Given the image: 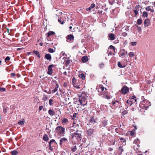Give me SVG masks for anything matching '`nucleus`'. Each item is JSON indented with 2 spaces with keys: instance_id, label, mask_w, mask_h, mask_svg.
Segmentation results:
<instances>
[{
  "instance_id": "f257e3e1",
  "label": "nucleus",
  "mask_w": 155,
  "mask_h": 155,
  "mask_svg": "<svg viewBox=\"0 0 155 155\" xmlns=\"http://www.w3.org/2000/svg\"><path fill=\"white\" fill-rule=\"evenodd\" d=\"M82 131L77 130L76 132L71 134V138L72 140H76L77 142L80 141L82 138Z\"/></svg>"
},
{
  "instance_id": "f03ea898",
  "label": "nucleus",
  "mask_w": 155,
  "mask_h": 155,
  "mask_svg": "<svg viewBox=\"0 0 155 155\" xmlns=\"http://www.w3.org/2000/svg\"><path fill=\"white\" fill-rule=\"evenodd\" d=\"M150 105V103L147 100H143L140 104L141 108L146 110Z\"/></svg>"
},
{
  "instance_id": "7ed1b4c3",
  "label": "nucleus",
  "mask_w": 155,
  "mask_h": 155,
  "mask_svg": "<svg viewBox=\"0 0 155 155\" xmlns=\"http://www.w3.org/2000/svg\"><path fill=\"white\" fill-rule=\"evenodd\" d=\"M55 130L58 134L64 135L65 134V129L64 127L61 126H58L56 127Z\"/></svg>"
},
{
  "instance_id": "20e7f679",
  "label": "nucleus",
  "mask_w": 155,
  "mask_h": 155,
  "mask_svg": "<svg viewBox=\"0 0 155 155\" xmlns=\"http://www.w3.org/2000/svg\"><path fill=\"white\" fill-rule=\"evenodd\" d=\"M79 98V101L80 104L84 106L86 104L87 102L86 101L85 97H84L80 96Z\"/></svg>"
},
{
  "instance_id": "39448f33",
  "label": "nucleus",
  "mask_w": 155,
  "mask_h": 155,
  "mask_svg": "<svg viewBox=\"0 0 155 155\" xmlns=\"http://www.w3.org/2000/svg\"><path fill=\"white\" fill-rule=\"evenodd\" d=\"M112 104L113 105L116 107L120 108L121 106V102L120 101L117 100L113 101Z\"/></svg>"
},
{
  "instance_id": "423d86ee",
  "label": "nucleus",
  "mask_w": 155,
  "mask_h": 155,
  "mask_svg": "<svg viewBox=\"0 0 155 155\" xmlns=\"http://www.w3.org/2000/svg\"><path fill=\"white\" fill-rule=\"evenodd\" d=\"M129 88L126 86H124L121 90L122 93L124 94H127L129 92Z\"/></svg>"
},
{
  "instance_id": "0eeeda50",
  "label": "nucleus",
  "mask_w": 155,
  "mask_h": 155,
  "mask_svg": "<svg viewBox=\"0 0 155 155\" xmlns=\"http://www.w3.org/2000/svg\"><path fill=\"white\" fill-rule=\"evenodd\" d=\"M67 41L68 42H72L74 40V36L71 34L69 35L66 37Z\"/></svg>"
},
{
  "instance_id": "6e6552de",
  "label": "nucleus",
  "mask_w": 155,
  "mask_h": 155,
  "mask_svg": "<svg viewBox=\"0 0 155 155\" xmlns=\"http://www.w3.org/2000/svg\"><path fill=\"white\" fill-rule=\"evenodd\" d=\"M68 142V139L65 137H63L60 139L59 144L61 146L62 144H64L65 143H67Z\"/></svg>"
},
{
  "instance_id": "1a4fd4ad",
  "label": "nucleus",
  "mask_w": 155,
  "mask_h": 155,
  "mask_svg": "<svg viewBox=\"0 0 155 155\" xmlns=\"http://www.w3.org/2000/svg\"><path fill=\"white\" fill-rule=\"evenodd\" d=\"M54 67L53 64L50 65L49 66L48 68V71L47 72L48 74L51 75L52 73L53 70L52 67Z\"/></svg>"
},
{
  "instance_id": "9d476101",
  "label": "nucleus",
  "mask_w": 155,
  "mask_h": 155,
  "mask_svg": "<svg viewBox=\"0 0 155 155\" xmlns=\"http://www.w3.org/2000/svg\"><path fill=\"white\" fill-rule=\"evenodd\" d=\"M145 9L147 11H150L152 12H153L154 11L153 9V7L150 6H148L147 7H146Z\"/></svg>"
},
{
  "instance_id": "9b49d317",
  "label": "nucleus",
  "mask_w": 155,
  "mask_h": 155,
  "mask_svg": "<svg viewBox=\"0 0 155 155\" xmlns=\"http://www.w3.org/2000/svg\"><path fill=\"white\" fill-rule=\"evenodd\" d=\"M53 81L54 82H55V84H56V87L52 91V93H54L57 91L59 87V86L57 84V82L55 80H53Z\"/></svg>"
},
{
  "instance_id": "f8f14e48",
  "label": "nucleus",
  "mask_w": 155,
  "mask_h": 155,
  "mask_svg": "<svg viewBox=\"0 0 155 155\" xmlns=\"http://www.w3.org/2000/svg\"><path fill=\"white\" fill-rule=\"evenodd\" d=\"M94 130L93 129H89L86 131L87 134L89 136H91L94 132Z\"/></svg>"
},
{
  "instance_id": "ddd939ff",
  "label": "nucleus",
  "mask_w": 155,
  "mask_h": 155,
  "mask_svg": "<svg viewBox=\"0 0 155 155\" xmlns=\"http://www.w3.org/2000/svg\"><path fill=\"white\" fill-rule=\"evenodd\" d=\"M88 58L87 56H85L81 58V61L85 63L88 61Z\"/></svg>"
},
{
  "instance_id": "4468645a",
  "label": "nucleus",
  "mask_w": 155,
  "mask_h": 155,
  "mask_svg": "<svg viewBox=\"0 0 155 155\" xmlns=\"http://www.w3.org/2000/svg\"><path fill=\"white\" fill-rule=\"evenodd\" d=\"M45 58L47 60H49L50 61H51V56L50 54H47L45 55Z\"/></svg>"
},
{
  "instance_id": "2eb2a0df",
  "label": "nucleus",
  "mask_w": 155,
  "mask_h": 155,
  "mask_svg": "<svg viewBox=\"0 0 155 155\" xmlns=\"http://www.w3.org/2000/svg\"><path fill=\"white\" fill-rule=\"evenodd\" d=\"M150 20L148 19H146L145 20L144 22V26H148L149 25Z\"/></svg>"
},
{
  "instance_id": "dca6fc26",
  "label": "nucleus",
  "mask_w": 155,
  "mask_h": 155,
  "mask_svg": "<svg viewBox=\"0 0 155 155\" xmlns=\"http://www.w3.org/2000/svg\"><path fill=\"white\" fill-rule=\"evenodd\" d=\"M57 143L55 141V140L54 139H52L49 142V144H51L52 146L54 145L55 144H56Z\"/></svg>"
},
{
  "instance_id": "f3484780",
  "label": "nucleus",
  "mask_w": 155,
  "mask_h": 155,
  "mask_svg": "<svg viewBox=\"0 0 155 155\" xmlns=\"http://www.w3.org/2000/svg\"><path fill=\"white\" fill-rule=\"evenodd\" d=\"M97 119H94L93 117H92L90 120V122L93 124H95L97 123Z\"/></svg>"
},
{
  "instance_id": "a211bd4d",
  "label": "nucleus",
  "mask_w": 155,
  "mask_h": 155,
  "mask_svg": "<svg viewBox=\"0 0 155 155\" xmlns=\"http://www.w3.org/2000/svg\"><path fill=\"white\" fill-rule=\"evenodd\" d=\"M109 37L111 41L114 40L115 39V35L114 34L110 33L109 35Z\"/></svg>"
},
{
  "instance_id": "6ab92c4d",
  "label": "nucleus",
  "mask_w": 155,
  "mask_h": 155,
  "mask_svg": "<svg viewBox=\"0 0 155 155\" xmlns=\"http://www.w3.org/2000/svg\"><path fill=\"white\" fill-rule=\"evenodd\" d=\"M133 9L137 10V11L139 12L140 11V12H141V9L140 8V6L139 5H136L135 8Z\"/></svg>"
},
{
  "instance_id": "aec40b11",
  "label": "nucleus",
  "mask_w": 155,
  "mask_h": 155,
  "mask_svg": "<svg viewBox=\"0 0 155 155\" xmlns=\"http://www.w3.org/2000/svg\"><path fill=\"white\" fill-rule=\"evenodd\" d=\"M95 6V5L93 3L91 4L90 7L88 8H86V10L87 11H91L92 8H94Z\"/></svg>"
},
{
  "instance_id": "412c9836",
  "label": "nucleus",
  "mask_w": 155,
  "mask_h": 155,
  "mask_svg": "<svg viewBox=\"0 0 155 155\" xmlns=\"http://www.w3.org/2000/svg\"><path fill=\"white\" fill-rule=\"evenodd\" d=\"M48 113L51 116L54 115L55 114V112L53 110H49L48 111Z\"/></svg>"
},
{
  "instance_id": "4be33fe9",
  "label": "nucleus",
  "mask_w": 155,
  "mask_h": 155,
  "mask_svg": "<svg viewBox=\"0 0 155 155\" xmlns=\"http://www.w3.org/2000/svg\"><path fill=\"white\" fill-rule=\"evenodd\" d=\"M43 140L45 141H47L49 140L48 135L47 134H45L43 137Z\"/></svg>"
},
{
  "instance_id": "5701e85b",
  "label": "nucleus",
  "mask_w": 155,
  "mask_h": 155,
  "mask_svg": "<svg viewBox=\"0 0 155 155\" xmlns=\"http://www.w3.org/2000/svg\"><path fill=\"white\" fill-rule=\"evenodd\" d=\"M58 21L61 24L63 25V24L66 21L63 20L62 21H61V17H60L58 19Z\"/></svg>"
},
{
  "instance_id": "b1692460",
  "label": "nucleus",
  "mask_w": 155,
  "mask_h": 155,
  "mask_svg": "<svg viewBox=\"0 0 155 155\" xmlns=\"http://www.w3.org/2000/svg\"><path fill=\"white\" fill-rule=\"evenodd\" d=\"M55 33L53 31H50L48 32L47 33L48 37H49L50 36L52 35H55Z\"/></svg>"
},
{
  "instance_id": "393cba45",
  "label": "nucleus",
  "mask_w": 155,
  "mask_h": 155,
  "mask_svg": "<svg viewBox=\"0 0 155 155\" xmlns=\"http://www.w3.org/2000/svg\"><path fill=\"white\" fill-rule=\"evenodd\" d=\"M117 137V138H119L120 139V142L122 143L123 142L125 144V142H126V140L124 138H120L119 137Z\"/></svg>"
},
{
  "instance_id": "a878e982",
  "label": "nucleus",
  "mask_w": 155,
  "mask_h": 155,
  "mask_svg": "<svg viewBox=\"0 0 155 155\" xmlns=\"http://www.w3.org/2000/svg\"><path fill=\"white\" fill-rule=\"evenodd\" d=\"M61 121L63 124H66L68 122V120L67 118H63L62 119Z\"/></svg>"
},
{
  "instance_id": "bb28decb",
  "label": "nucleus",
  "mask_w": 155,
  "mask_h": 155,
  "mask_svg": "<svg viewBox=\"0 0 155 155\" xmlns=\"http://www.w3.org/2000/svg\"><path fill=\"white\" fill-rule=\"evenodd\" d=\"M131 100V99H129V100H128L127 101V104H128V105L130 106H131L132 105V104L133 103Z\"/></svg>"
},
{
  "instance_id": "cd10ccee",
  "label": "nucleus",
  "mask_w": 155,
  "mask_h": 155,
  "mask_svg": "<svg viewBox=\"0 0 155 155\" xmlns=\"http://www.w3.org/2000/svg\"><path fill=\"white\" fill-rule=\"evenodd\" d=\"M140 143V140L137 138L134 141V143L136 144H139Z\"/></svg>"
},
{
  "instance_id": "c85d7f7f",
  "label": "nucleus",
  "mask_w": 155,
  "mask_h": 155,
  "mask_svg": "<svg viewBox=\"0 0 155 155\" xmlns=\"http://www.w3.org/2000/svg\"><path fill=\"white\" fill-rule=\"evenodd\" d=\"M18 153V151L15 150L11 151V153L12 155H16Z\"/></svg>"
},
{
  "instance_id": "c756f323",
  "label": "nucleus",
  "mask_w": 155,
  "mask_h": 155,
  "mask_svg": "<svg viewBox=\"0 0 155 155\" xmlns=\"http://www.w3.org/2000/svg\"><path fill=\"white\" fill-rule=\"evenodd\" d=\"M74 86L77 88L80 89L82 88V86L81 84L78 85L75 84L74 85Z\"/></svg>"
},
{
  "instance_id": "7c9ffc66",
  "label": "nucleus",
  "mask_w": 155,
  "mask_h": 155,
  "mask_svg": "<svg viewBox=\"0 0 155 155\" xmlns=\"http://www.w3.org/2000/svg\"><path fill=\"white\" fill-rule=\"evenodd\" d=\"M33 53L35 54L39 58H40V54L39 52L37 51H33Z\"/></svg>"
},
{
  "instance_id": "2f4dec72",
  "label": "nucleus",
  "mask_w": 155,
  "mask_h": 155,
  "mask_svg": "<svg viewBox=\"0 0 155 155\" xmlns=\"http://www.w3.org/2000/svg\"><path fill=\"white\" fill-rule=\"evenodd\" d=\"M106 94V92L105 91H102L99 93V95L100 96H101L102 97L103 96H104Z\"/></svg>"
},
{
  "instance_id": "473e14b6",
  "label": "nucleus",
  "mask_w": 155,
  "mask_h": 155,
  "mask_svg": "<svg viewBox=\"0 0 155 155\" xmlns=\"http://www.w3.org/2000/svg\"><path fill=\"white\" fill-rule=\"evenodd\" d=\"M140 147V145L139 144H136V145H134V150H138Z\"/></svg>"
},
{
  "instance_id": "72a5a7b5",
  "label": "nucleus",
  "mask_w": 155,
  "mask_h": 155,
  "mask_svg": "<svg viewBox=\"0 0 155 155\" xmlns=\"http://www.w3.org/2000/svg\"><path fill=\"white\" fill-rule=\"evenodd\" d=\"M79 76L81 78L82 80H84L85 79V77L84 74L82 73L79 74Z\"/></svg>"
},
{
  "instance_id": "f704fd0d",
  "label": "nucleus",
  "mask_w": 155,
  "mask_h": 155,
  "mask_svg": "<svg viewBox=\"0 0 155 155\" xmlns=\"http://www.w3.org/2000/svg\"><path fill=\"white\" fill-rule=\"evenodd\" d=\"M25 122V120L24 119H22L21 120H20L18 122V124L20 125H23Z\"/></svg>"
},
{
  "instance_id": "c9c22d12",
  "label": "nucleus",
  "mask_w": 155,
  "mask_h": 155,
  "mask_svg": "<svg viewBox=\"0 0 155 155\" xmlns=\"http://www.w3.org/2000/svg\"><path fill=\"white\" fill-rule=\"evenodd\" d=\"M102 97L104 98H106L107 99H109L110 98V95L107 94L105 95L104 96H103Z\"/></svg>"
},
{
  "instance_id": "e433bc0d",
  "label": "nucleus",
  "mask_w": 155,
  "mask_h": 155,
  "mask_svg": "<svg viewBox=\"0 0 155 155\" xmlns=\"http://www.w3.org/2000/svg\"><path fill=\"white\" fill-rule=\"evenodd\" d=\"M102 123L103 126L104 127L107 125V120H104L102 122Z\"/></svg>"
},
{
  "instance_id": "4c0bfd02",
  "label": "nucleus",
  "mask_w": 155,
  "mask_h": 155,
  "mask_svg": "<svg viewBox=\"0 0 155 155\" xmlns=\"http://www.w3.org/2000/svg\"><path fill=\"white\" fill-rule=\"evenodd\" d=\"M118 151L120 154H121L122 152L123 151V149L122 147H119L118 148Z\"/></svg>"
},
{
  "instance_id": "58836bf2",
  "label": "nucleus",
  "mask_w": 155,
  "mask_h": 155,
  "mask_svg": "<svg viewBox=\"0 0 155 155\" xmlns=\"http://www.w3.org/2000/svg\"><path fill=\"white\" fill-rule=\"evenodd\" d=\"M148 15L147 13L146 12H143V13L142 16L144 17L147 18Z\"/></svg>"
},
{
  "instance_id": "ea45409f",
  "label": "nucleus",
  "mask_w": 155,
  "mask_h": 155,
  "mask_svg": "<svg viewBox=\"0 0 155 155\" xmlns=\"http://www.w3.org/2000/svg\"><path fill=\"white\" fill-rule=\"evenodd\" d=\"M130 99H132L131 101L133 103H134V102H136L137 99H136V97L135 96H134L132 98H130Z\"/></svg>"
},
{
  "instance_id": "a19ab883",
  "label": "nucleus",
  "mask_w": 155,
  "mask_h": 155,
  "mask_svg": "<svg viewBox=\"0 0 155 155\" xmlns=\"http://www.w3.org/2000/svg\"><path fill=\"white\" fill-rule=\"evenodd\" d=\"M128 55L130 57H132L135 55L134 53L133 52H130L128 54Z\"/></svg>"
},
{
  "instance_id": "79ce46f5",
  "label": "nucleus",
  "mask_w": 155,
  "mask_h": 155,
  "mask_svg": "<svg viewBox=\"0 0 155 155\" xmlns=\"http://www.w3.org/2000/svg\"><path fill=\"white\" fill-rule=\"evenodd\" d=\"M118 66L119 68H124L125 67V65L123 66L120 62H118Z\"/></svg>"
},
{
  "instance_id": "37998d69",
  "label": "nucleus",
  "mask_w": 155,
  "mask_h": 155,
  "mask_svg": "<svg viewBox=\"0 0 155 155\" xmlns=\"http://www.w3.org/2000/svg\"><path fill=\"white\" fill-rule=\"evenodd\" d=\"M104 87H103L101 86L100 87L99 89V92H100L102 91H104Z\"/></svg>"
},
{
  "instance_id": "c03bdc74",
  "label": "nucleus",
  "mask_w": 155,
  "mask_h": 155,
  "mask_svg": "<svg viewBox=\"0 0 155 155\" xmlns=\"http://www.w3.org/2000/svg\"><path fill=\"white\" fill-rule=\"evenodd\" d=\"M48 51L49 52L51 53H53L54 52V50L53 49H52L51 48H49L48 49Z\"/></svg>"
},
{
  "instance_id": "a18cd8bd",
  "label": "nucleus",
  "mask_w": 155,
  "mask_h": 155,
  "mask_svg": "<svg viewBox=\"0 0 155 155\" xmlns=\"http://www.w3.org/2000/svg\"><path fill=\"white\" fill-rule=\"evenodd\" d=\"M133 10L134 13V16L136 17L138 13V12L137 11V10H134V9H133Z\"/></svg>"
},
{
  "instance_id": "49530a36",
  "label": "nucleus",
  "mask_w": 155,
  "mask_h": 155,
  "mask_svg": "<svg viewBox=\"0 0 155 155\" xmlns=\"http://www.w3.org/2000/svg\"><path fill=\"white\" fill-rule=\"evenodd\" d=\"M142 20L141 19H138L137 20V24L139 25H140L142 23Z\"/></svg>"
},
{
  "instance_id": "de8ad7c7",
  "label": "nucleus",
  "mask_w": 155,
  "mask_h": 155,
  "mask_svg": "<svg viewBox=\"0 0 155 155\" xmlns=\"http://www.w3.org/2000/svg\"><path fill=\"white\" fill-rule=\"evenodd\" d=\"M127 53H127L123 52L120 55L119 54V56L120 57H121V58H123V57H124V55H125Z\"/></svg>"
},
{
  "instance_id": "09e8293b",
  "label": "nucleus",
  "mask_w": 155,
  "mask_h": 155,
  "mask_svg": "<svg viewBox=\"0 0 155 155\" xmlns=\"http://www.w3.org/2000/svg\"><path fill=\"white\" fill-rule=\"evenodd\" d=\"M128 113V110H124V111L122 112V114L123 115H125L127 114Z\"/></svg>"
},
{
  "instance_id": "8fccbe9b",
  "label": "nucleus",
  "mask_w": 155,
  "mask_h": 155,
  "mask_svg": "<svg viewBox=\"0 0 155 155\" xmlns=\"http://www.w3.org/2000/svg\"><path fill=\"white\" fill-rule=\"evenodd\" d=\"M124 28H125V30L127 31H129V27L128 26L126 25L124 26Z\"/></svg>"
},
{
  "instance_id": "3c124183",
  "label": "nucleus",
  "mask_w": 155,
  "mask_h": 155,
  "mask_svg": "<svg viewBox=\"0 0 155 155\" xmlns=\"http://www.w3.org/2000/svg\"><path fill=\"white\" fill-rule=\"evenodd\" d=\"M6 91V89L5 88L0 87V92H4Z\"/></svg>"
},
{
  "instance_id": "603ef678",
  "label": "nucleus",
  "mask_w": 155,
  "mask_h": 155,
  "mask_svg": "<svg viewBox=\"0 0 155 155\" xmlns=\"http://www.w3.org/2000/svg\"><path fill=\"white\" fill-rule=\"evenodd\" d=\"M53 100L52 99H50L49 100V104L50 105H51L52 104H53Z\"/></svg>"
},
{
  "instance_id": "864d4df0",
  "label": "nucleus",
  "mask_w": 155,
  "mask_h": 155,
  "mask_svg": "<svg viewBox=\"0 0 155 155\" xmlns=\"http://www.w3.org/2000/svg\"><path fill=\"white\" fill-rule=\"evenodd\" d=\"M137 42L134 41L131 42V44L132 46H136L137 45Z\"/></svg>"
},
{
  "instance_id": "5fc2aeb1",
  "label": "nucleus",
  "mask_w": 155,
  "mask_h": 155,
  "mask_svg": "<svg viewBox=\"0 0 155 155\" xmlns=\"http://www.w3.org/2000/svg\"><path fill=\"white\" fill-rule=\"evenodd\" d=\"M122 35L123 37H126L127 35V34L126 32H123L122 33Z\"/></svg>"
},
{
  "instance_id": "6e6d98bb",
  "label": "nucleus",
  "mask_w": 155,
  "mask_h": 155,
  "mask_svg": "<svg viewBox=\"0 0 155 155\" xmlns=\"http://www.w3.org/2000/svg\"><path fill=\"white\" fill-rule=\"evenodd\" d=\"M7 112V110L6 108H4L3 110V112L4 114H6Z\"/></svg>"
},
{
  "instance_id": "4d7b16f0",
  "label": "nucleus",
  "mask_w": 155,
  "mask_h": 155,
  "mask_svg": "<svg viewBox=\"0 0 155 155\" xmlns=\"http://www.w3.org/2000/svg\"><path fill=\"white\" fill-rule=\"evenodd\" d=\"M49 149L50 150L52 151L53 150V149L52 148V146L51 144H49Z\"/></svg>"
},
{
  "instance_id": "13d9d810",
  "label": "nucleus",
  "mask_w": 155,
  "mask_h": 155,
  "mask_svg": "<svg viewBox=\"0 0 155 155\" xmlns=\"http://www.w3.org/2000/svg\"><path fill=\"white\" fill-rule=\"evenodd\" d=\"M76 146H74V147L72 148L71 149V150L73 152H75L77 150V149L76 148Z\"/></svg>"
},
{
  "instance_id": "bf43d9fd",
  "label": "nucleus",
  "mask_w": 155,
  "mask_h": 155,
  "mask_svg": "<svg viewBox=\"0 0 155 155\" xmlns=\"http://www.w3.org/2000/svg\"><path fill=\"white\" fill-rule=\"evenodd\" d=\"M10 60V58L9 56H7L5 59V61L6 62L7 61H9Z\"/></svg>"
},
{
  "instance_id": "052dcab7",
  "label": "nucleus",
  "mask_w": 155,
  "mask_h": 155,
  "mask_svg": "<svg viewBox=\"0 0 155 155\" xmlns=\"http://www.w3.org/2000/svg\"><path fill=\"white\" fill-rule=\"evenodd\" d=\"M109 48L111 49H113L114 51H115V48L112 45H110L109 46Z\"/></svg>"
},
{
  "instance_id": "680f3d73",
  "label": "nucleus",
  "mask_w": 155,
  "mask_h": 155,
  "mask_svg": "<svg viewBox=\"0 0 155 155\" xmlns=\"http://www.w3.org/2000/svg\"><path fill=\"white\" fill-rule=\"evenodd\" d=\"M106 135L105 134H103L102 136V140H105V139L106 138Z\"/></svg>"
},
{
  "instance_id": "e2e57ef3",
  "label": "nucleus",
  "mask_w": 155,
  "mask_h": 155,
  "mask_svg": "<svg viewBox=\"0 0 155 155\" xmlns=\"http://www.w3.org/2000/svg\"><path fill=\"white\" fill-rule=\"evenodd\" d=\"M43 106H40L39 107V110L40 111L43 108Z\"/></svg>"
},
{
  "instance_id": "0e129e2a",
  "label": "nucleus",
  "mask_w": 155,
  "mask_h": 155,
  "mask_svg": "<svg viewBox=\"0 0 155 155\" xmlns=\"http://www.w3.org/2000/svg\"><path fill=\"white\" fill-rule=\"evenodd\" d=\"M135 134L134 132L133 131H131L130 132V134L132 136H133Z\"/></svg>"
},
{
  "instance_id": "69168bd1",
  "label": "nucleus",
  "mask_w": 155,
  "mask_h": 155,
  "mask_svg": "<svg viewBox=\"0 0 155 155\" xmlns=\"http://www.w3.org/2000/svg\"><path fill=\"white\" fill-rule=\"evenodd\" d=\"M48 99V98L47 97H46V96L43 97V100L44 101H46V100H47Z\"/></svg>"
},
{
  "instance_id": "338daca9",
  "label": "nucleus",
  "mask_w": 155,
  "mask_h": 155,
  "mask_svg": "<svg viewBox=\"0 0 155 155\" xmlns=\"http://www.w3.org/2000/svg\"><path fill=\"white\" fill-rule=\"evenodd\" d=\"M137 27L138 29L139 32H140V31L141 30V28L140 27H139L138 26H137Z\"/></svg>"
},
{
  "instance_id": "774afa93",
  "label": "nucleus",
  "mask_w": 155,
  "mask_h": 155,
  "mask_svg": "<svg viewBox=\"0 0 155 155\" xmlns=\"http://www.w3.org/2000/svg\"><path fill=\"white\" fill-rule=\"evenodd\" d=\"M63 86L64 87H66L67 86V83L66 82H64L63 84Z\"/></svg>"
}]
</instances>
